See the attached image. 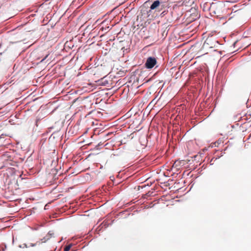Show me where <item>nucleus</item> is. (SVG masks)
Masks as SVG:
<instances>
[{"instance_id": "obj_1", "label": "nucleus", "mask_w": 251, "mask_h": 251, "mask_svg": "<svg viewBox=\"0 0 251 251\" xmlns=\"http://www.w3.org/2000/svg\"><path fill=\"white\" fill-rule=\"evenodd\" d=\"M95 75H97L98 78L100 77V78H98V80H95V86L101 84L105 85L106 84L108 83L107 82L105 83V81H103L107 75L105 66L102 65L100 66L98 65L97 67H95Z\"/></svg>"}, {"instance_id": "obj_6", "label": "nucleus", "mask_w": 251, "mask_h": 251, "mask_svg": "<svg viewBox=\"0 0 251 251\" xmlns=\"http://www.w3.org/2000/svg\"><path fill=\"white\" fill-rule=\"evenodd\" d=\"M98 100H99V99L97 98L96 100V101H95V104L98 105L97 106H95V111L96 110H97L98 109H100V110H104L100 106V105H98Z\"/></svg>"}, {"instance_id": "obj_17", "label": "nucleus", "mask_w": 251, "mask_h": 251, "mask_svg": "<svg viewBox=\"0 0 251 251\" xmlns=\"http://www.w3.org/2000/svg\"><path fill=\"white\" fill-rule=\"evenodd\" d=\"M31 246H34V244H31Z\"/></svg>"}, {"instance_id": "obj_9", "label": "nucleus", "mask_w": 251, "mask_h": 251, "mask_svg": "<svg viewBox=\"0 0 251 251\" xmlns=\"http://www.w3.org/2000/svg\"><path fill=\"white\" fill-rule=\"evenodd\" d=\"M157 100H155V99H154L152 100V101L151 102L150 104H155L157 102Z\"/></svg>"}, {"instance_id": "obj_10", "label": "nucleus", "mask_w": 251, "mask_h": 251, "mask_svg": "<svg viewBox=\"0 0 251 251\" xmlns=\"http://www.w3.org/2000/svg\"><path fill=\"white\" fill-rule=\"evenodd\" d=\"M97 126V124H95V126ZM98 128H99V127H95V132H96V131H97V129H98ZM96 134V133H95V134Z\"/></svg>"}, {"instance_id": "obj_13", "label": "nucleus", "mask_w": 251, "mask_h": 251, "mask_svg": "<svg viewBox=\"0 0 251 251\" xmlns=\"http://www.w3.org/2000/svg\"><path fill=\"white\" fill-rule=\"evenodd\" d=\"M101 133H102V134H103V135H104V136H105V133H104V132H101Z\"/></svg>"}, {"instance_id": "obj_16", "label": "nucleus", "mask_w": 251, "mask_h": 251, "mask_svg": "<svg viewBox=\"0 0 251 251\" xmlns=\"http://www.w3.org/2000/svg\"><path fill=\"white\" fill-rule=\"evenodd\" d=\"M96 28H97V29H99V28H100V26H99V27H97Z\"/></svg>"}, {"instance_id": "obj_11", "label": "nucleus", "mask_w": 251, "mask_h": 251, "mask_svg": "<svg viewBox=\"0 0 251 251\" xmlns=\"http://www.w3.org/2000/svg\"><path fill=\"white\" fill-rule=\"evenodd\" d=\"M48 239H49V238H48L47 239H42V240H43V242H46V241L47 240H48Z\"/></svg>"}, {"instance_id": "obj_4", "label": "nucleus", "mask_w": 251, "mask_h": 251, "mask_svg": "<svg viewBox=\"0 0 251 251\" xmlns=\"http://www.w3.org/2000/svg\"><path fill=\"white\" fill-rule=\"evenodd\" d=\"M157 63L156 59L154 57H149L147 58L145 63V66L148 69H152Z\"/></svg>"}, {"instance_id": "obj_3", "label": "nucleus", "mask_w": 251, "mask_h": 251, "mask_svg": "<svg viewBox=\"0 0 251 251\" xmlns=\"http://www.w3.org/2000/svg\"><path fill=\"white\" fill-rule=\"evenodd\" d=\"M216 45V41L212 37L207 38L204 42L202 48L203 49H212L215 47Z\"/></svg>"}, {"instance_id": "obj_2", "label": "nucleus", "mask_w": 251, "mask_h": 251, "mask_svg": "<svg viewBox=\"0 0 251 251\" xmlns=\"http://www.w3.org/2000/svg\"><path fill=\"white\" fill-rule=\"evenodd\" d=\"M224 8H225V7L222 4L212 3L209 8V10L211 14H213L216 17L220 18L223 16L222 14Z\"/></svg>"}, {"instance_id": "obj_14", "label": "nucleus", "mask_w": 251, "mask_h": 251, "mask_svg": "<svg viewBox=\"0 0 251 251\" xmlns=\"http://www.w3.org/2000/svg\"><path fill=\"white\" fill-rule=\"evenodd\" d=\"M98 134H100V130H98V133H97Z\"/></svg>"}, {"instance_id": "obj_5", "label": "nucleus", "mask_w": 251, "mask_h": 251, "mask_svg": "<svg viewBox=\"0 0 251 251\" xmlns=\"http://www.w3.org/2000/svg\"><path fill=\"white\" fill-rule=\"evenodd\" d=\"M160 4V2L159 0L154 1L153 3L151 6V9H154L157 8Z\"/></svg>"}, {"instance_id": "obj_7", "label": "nucleus", "mask_w": 251, "mask_h": 251, "mask_svg": "<svg viewBox=\"0 0 251 251\" xmlns=\"http://www.w3.org/2000/svg\"><path fill=\"white\" fill-rule=\"evenodd\" d=\"M71 247V245H68V246H66V247L64 248V251H69L70 250V249Z\"/></svg>"}, {"instance_id": "obj_15", "label": "nucleus", "mask_w": 251, "mask_h": 251, "mask_svg": "<svg viewBox=\"0 0 251 251\" xmlns=\"http://www.w3.org/2000/svg\"><path fill=\"white\" fill-rule=\"evenodd\" d=\"M102 101V100H100L99 101V103H100V102H101Z\"/></svg>"}, {"instance_id": "obj_8", "label": "nucleus", "mask_w": 251, "mask_h": 251, "mask_svg": "<svg viewBox=\"0 0 251 251\" xmlns=\"http://www.w3.org/2000/svg\"><path fill=\"white\" fill-rule=\"evenodd\" d=\"M97 115L99 117H100L101 116H102V114L100 111H97Z\"/></svg>"}, {"instance_id": "obj_12", "label": "nucleus", "mask_w": 251, "mask_h": 251, "mask_svg": "<svg viewBox=\"0 0 251 251\" xmlns=\"http://www.w3.org/2000/svg\"><path fill=\"white\" fill-rule=\"evenodd\" d=\"M47 56H48V55H46V56L44 58H43V59L41 60V61H43V60H45V59L47 57Z\"/></svg>"}]
</instances>
